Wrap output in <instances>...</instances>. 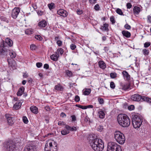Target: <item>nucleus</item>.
<instances>
[{"label": "nucleus", "instance_id": "obj_1", "mask_svg": "<svg viewBox=\"0 0 151 151\" xmlns=\"http://www.w3.org/2000/svg\"><path fill=\"white\" fill-rule=\"evenodd\" d=\"M89 142L92 148L95 151H101L104 147V145L102 140L98 138L91 139Z\"/></svg>", "mask_w": 151, "mask_h": 151}, {"label": "nucleus", "instance_id": "obj_2", "mask_svg": "<svg viewBox=\"0 0 151 151\" xmlns=\"http://www.w3.org/2000/svg\"><path fill=\"white\" fill-rule=\"evenodd\" d=\"M119 124L123 127H128L130 124V120L129 117L125 114H120L117 117Z\"/></svg>", "mask_w": 151, "mask_h": 151}, {"label": "nucleus", "instance_id": "obj_3", "mask_svg": "<svg viewBox=\"0 0 151 151\" xmlns=\"http://www.w3.org/2000/svg\"><path fill=\"white\" fill-rule=\"evenodd\" d=\"M132 119L133 127L135 129L139 128L142 122V117L137 115H132Z\"/></svg>", "mask_w": 151, "mask_h": 151}, {"label": "nucleus", "instance_id": "obj_4", "mask_svg": "<svg viewBox=\"0 0 151 151\" xmlns=\"http://www.w3.org/2000/svg\"><path fill=\"white\" fill-rule=\"evenodd\" d=\"M131 99L133 101L138 102L143 101L151 104V99L145 96H141L138 93L132 95Z\"/></svg>", "mask_w": 151, "mask_h": 151}, {"label": "nucleus", "instance_id": "obj_5", "mask_svg": "<svg viewBox=\"0 0 151 151\" xmlns=\"http://www.w3.org/2000/svg\"><path fill=\"white\" fill-rule=\"evenodd\" d=\"M114 138L119 144L122 145L124 143L125 138L124 134L119 131H116L114 133Z\"/></svg>", "mask_w": 151, "mask_h": 151}, {"label": "nucleus", "instance_id": "obj_6", "mask_svg": "<svg viewBox=\"0 0 151 151\" xmlns=\"http://www.w3.org/2000/svg\"><path fill=\"white\" fill-rule=\"evenodd\" d=\"M5 43L3 42L0 45V57L1 58L6 57L8 54V52H10L8 46H5Z\"/></svg>", "mask_w": 151, "mask_h": 151}, {"label": "nucleus", "instance_id": "obj_7", "mask_svg": "<svg viewBox=\"0 0 151 151\" xmlns=\"http://www.w3.org/2000/svg\"><path fill=\"white\" fill-rule=\"evenodd\" d=\"M121 147L116 142H111L108 144L107 151H121Z\"/></svg>", "mask_w": 151, "mask_h": 151}, {"label": "nucleus", "instance_id": "obj_8", "mask_svg": "<svg viewBox=\"0 0 151 151\" xmlns=\"http://www.w3.org/2000/svg\"><path fill=\"white\" fill-rule=\"evenodd\" d=\"M4 146L6 151H14L16 147L14 143L11 140H9L5 142Z\"/></svg>", "mask_w": 151, "mask_h": 151}, {"label": "nucleus", "instance_id": "obj_9", "mask_svg": "<svg viewBox=\"0 0 151 151\" xmlns=\"http://www.w3.org/2000/svg\"><path fill=\"white\" fill-rule=\"evenodd\" d=\"M37 147L35 142H29L25 146L24 151H36Z\"/></svg>", "mask_w": 151, "mask_h": 151}, {"label": "nucleus", "instance_id": "obj_10", "mask_svg": "<svg viewBox=\"0 0 151 151\" xmlns=\"http://www.w3.org/2000/svg\"><path fill=\"white\" fill-rule=\"evenodd\" d=\"M49 150H46V148L45 147V151H57V145L56 143L53 141L52 142L49 143Z\"/></svg>", "mask_w": 151, "mask_h": 151}, {"label": "nucleus", "instance_id": "obj_11", "mask_svg": "<svg viewBox=\"0 0 151 151\" xmlns=\"http://www.w3.org/2000/svg\"><path fill=\"white\" fill-rule=\"evenodd\" d=\"M5 116L6 118L8 124L10 126H12L14 123V119L12 116L10 114H5Z\"/></svg>", "mask_w": 151, "mask_h": 151}, {"label": "nucleus", "instance_id": "obj_12", "mask_svg": "<svg viewBox=\"0 0 151 151\" xmlns=\"http://www.w3.org/2000/svg\"><path fill=\"white\" fill-rule=\"evenodd\" d=\"M20 11L19 8H15L12 11V17L14 19H16Z\"/></svg>", "mask_w": 151, "mask_h": 151}, {"label": "nucleus", "instance_id": "obj_13", "mask_svg": "<svg viewBox=\"0 0 151 151\" xmlns=\"http://www.w3.org/2000/svg\"><path fill=\"white\" fill-rule=\"evenodd\" d=\"M120 87L119 88L124 91L128 89L130 86V83H124L122 82L120 83Z\"/></svg>", "mask_w": 151, "mask_h": 151}, {"label": "nucleus", "instance_id": "obj_14", "mask_svg": "<svg viewBox=\"0 0 151 151\" xmlns=\"http://www.w3.org/2000/svg\"><path fill=\"white\" fill-rule=\"evenodd\" d=\"M57 13L58 14L63 17H65L68 15L67 11L63 9H59L57 11Z\"/></svg>", "mask_w": 151, "mask_h": 151}, {"label": "nucleus", "instance_id": "obj_15", "mask_svg": "<svg viewBox=\"0 0 151 151\" xmlns=\"http://www.w3.org/2000/svg\"><path fill=\"white\" fill-rule=\"evenodd\" d=\"M21 105V102L20 101H18L14 104L13 108L15 110H17L20 108Z\"/></svg>", "mask_w": 151, "mask_h": 151}, {"label": "nucleus", "instance_id": "obj_16", "mask_svg": "<svg viewBox=\"0 0 151 151\" xmlns=\"http://www.w3.org/2000/svg\"><path fill=\"white\" fill-rule=\"evenodd\" d=\"M122 74L123 75V77L124 79L128 81L130 79V76L128 72L126 71H124L122 72Z\"/></svg>", "mask_w": 151, "mask_h": 151}, {"label": "nucleus", "instance_id": "obj_17", "mask_svg": "<svg viewBox=\"0 0 151 151\" xmlns=\"http://www.w3.org/2000/svg\"><path fill=\"white\" fill-rule=\"evenodd\" d=\"M122 33L123 36L127 38L130 37L131 36L130 33L127 31L123 30Z\"/></svg>", "mask_w": 151, "mask_h": 151}, {"label": "nucleus", "instance_id": "obj_18", "mask_svg": "<svg viewBox=\"0 0 151 151\" xmlns=\"http://www.w3.org/2000/svg\"><path fill=\"white\" fill-rule=\"evenodd\" d=\"M108 26L109 25L108 24L105 23L103 24V25L101 26L100 29L103 31H108L109 30Z\"/></svg>", "mask_w": 151, "mask_h": 151}, {"label": "nucleus", "instance_id": "obj_19", "mask_svg": "<svg viewBox=\"0 0 151 151\" xmlns=\"http://www.w3.org/2000/svg\"><path fill=\"white\" fill-rule=\"evenodd\" d=\"M30 109L31 111L35 114H37L38 113V108L35 106H31Z\"/></svg>", "mask_w": 151, "mask_h": 151}, {"label": "nucleus", "instance_id": "obj_20", "mask_svg": "<svg viewBox=\"0 0 151 151\" xmlns=\"http://www.w3.org/2000/svg\"><path fill=\"white\" fill-rule=\"evenodd\" d=\"M47 23L46 21L42 20L38 24V25L41 27H44L46 26Z\"/></svg>", "mask_w": 151, "mask_h": 151}, {"label": "nucleus", "instance_id": "obj_21", "mask_svg": "<svg viewBox=\"0 0 151 151\" xmlns=\"http://www.w3.org/2000/svg\"><path fill=\"white\" fill-rule=\"evenodd\" d=\"M24 90V88L23 86L20 87L17 92V94L18 96H21Z\"/></svg>", "mask_w": 151, "mask_h": 151}, {"label": "nucleus", "instance_id": "obj_22", "mask_svg": "<svg viewBox=\"0 0 151 151\" xmlns=\"http://www.w3.org/2000/svg\"><path fill=\"white\" fill-rule=\"evenodd\" d=\"M55 89L58 91H62L63 90V88L61 85L60 84H58L57 85L55 86Z\"/></svg>", "mask_w": 151, "mask_h": 151}, {"label": "nucleus", "instance_id": "obj_23", "mask_svg": "<svg viewBox=\"0 0 151 151\" xmlns=\"http://www.w3.org/2000/svg\"><path fill=\"white\" fill-rule=\"evenodd\" d=\"M99 67L103 69H105L106 65L105 63L103 61H99L98 63Z\"/></svg>", "mask_w": 151, "mask_h": 151}, {"label": "nucleus", "instance_id": "obj_24", "mask_svg": "<svg viewBox=\"0 0 151 151\" xmlns=\"http://www.w3.org/2000/svg\"><path fill=\"white\" fill-rule=\"evenodd\" d=\"M98 115L100 118L103 119L105 117V114L101 109H99L98 112Z\"/></svg>", "mask_w": 151, "mask_h": 151}, {"label": "nucleus", "instance_id": "obj_25", "mask_svg": "<svg viewBox=\"0 0 151 151\" xmlns=\"http://www.w3.org/2000/svg\"><path fill=\"white\" fill-rule=\"evenodd\" d=\"M140 9L139 7L137 6L134 7L133 11L134 14H139L140 12Z\"/></svg>", "mask_w": 151, "mask_h": 151}, {"label": "nucleus", "instance_id": "obj_26", "mask_svg": "<svg viewBox=\"0 0 151 151\" xmlns=\"http://www.w3.org/2000/svg\"><path fill=\"white\" fill-rule=\"evenodd\" d=\"M5 41L6 43L9 46L11 47L12 45L13 44V41L9 38H6Z\"/></svg>", "mask_w": 151, "mask_h": 151}, {"label": "nucleus", "instance_id": "obj_27", "mask_svg": "<svg viewBox=\"0 0 151 151\" xmlns=\"http://www.w3.org/2000/svg\"><path fill=\"white\" fill-rule=\"evenodd\" d=\"M59 55H57L53 54L50 56V58L51 60L53 61H57L58 60Z\"/></svg>", "mask_w": 151, "mask_h": 151}, {"label": "nucleus", "instance_id": "obj_28", "mask_svg": "<svg viewBox=\"0 0 151 151\" xmlns=\"http://www.w3.org/2000/svg\"><path fill=\"white\" fill-rule=\"evenodd\" d=\"M9 54L12 58H14L16 56V53L14 52H12L10 50V52H8Z\"/></svg>", "mask_w": 151, "mask_h": 151}, {"label": "nucleus", "instance_id": "obj_29", "mask_svg": "<svg viewBox=\"0 0 151 151\" xmlns=\"http://www.w3.org/2000/svg\"><path fill=\"white\" fill-rule=\"evenodd\" d=\"M70 132L69 130L66 129H64L61 131V133L62 135H64L68 134Z\"/></svg>", "mask_w": 151, "mask_h": 151}, {"label": "nucleus", "instance_id": "obj_30", "mask_svg": "<svg viewBox=\"0 0 151 151\" xmlns=\"http://www.w3.org/2000/svg\"><path fill=\"white\" fill-rule=\"evenodd\" d=\"M7 61H8L9 65V66H10L12 67L13 69H14V68H15V63L14 61L13 62H12V63H10L9 61V60L8 59Z\"/></svg>", "mask_w": 151, "mask_h": 151}, {"label": "nucleus", "instance_id": "obj_31", "mask_svg": "<svg viewBox=\"0 0 151 151\" xmlns=\"http://www.w3.org/2000/svg\"><path fill=\"white\" fill-rule=\"evenodd\" d=\"M116 12L119 14L121 15H124L123 13L120 9L119 8H117L116 10Z\"/></svg>", "mask_w": 151, "mask_h": 151}, {"label": "nucleus", "instance_id": "obj_32", "mask_svg": "<svg viewBox=\"0 0 151 151\" xmlns=\"http://www.w3.org/2000/svg\"><path fill=\"white\" fill-rule=\"evenodd\" d=\"M48 7L50 10H51L55 8V4L53 3H51L48 5Z\"/></svg>", "mask_w": 151, "mask_h": 151}, {"label": "nucleus", "instance_id": "obj_33", "mask_svg": "<svg viewBox=\"0 0 151 151\" xmlns=\"http://www.w3.org/2000/svg\"><path fill=\"white\" fill-rule=\"evenodd\" d=\"M91 93V90L90 89H86L83 92V94L85 95H89Z\"/></svg>", "mask_w": 151, "mask_h": 151}, {"label": "nucleus", "instance_id": "obj_34", "mask_svg": "<svg viewBox=\"0 0 151 151\" xmlns=\"http://www.w3.org/2000/svg\"><path fill=\"white\" fill-rule=\"evenodd\" d=\"M0 19L1 21H3L7 23L9 22L8 20L4 16H1L0 17Z\"/></svg>", "mask_w": 151, "mask_h": 151}, {"label": "nucleus", "instance_id": "obj_35", "mask_svg": "<svg viewBox=\"0 0 151 151\" xmlns=\"http://www.w3.org/2000/svg\"><path fill=\"white\" fill-rule=\"evenodd\" d=\"M143 54L145 55H148L149 53V50L146 49H144L142 50Z\"/></svg>", "mask_w": 151, "mask_h": 151}, {"label": "nucleus", "instance_id": "obj_36", "mask_svg": "<svg viewBox=\"0 0 151 151\" xmlns=\"http://www.w3.org/2000/svg\"><path fill=\"white\" fill-rule=\"evenodd\" d=\"M32 31L31 29H27L26 30L25 33L27 35H30L32 33Z\"/></svg>", "mask_w": 151, "mask_h": 151}, {"label": "nucleus", "instance_id": "obj_37", "mask_svg": "<svg viewBox=\"0 0 151 151\" xmlns=\"http://www.w3.org/2000/svg\"><path fill=\"white\" fill-rule=\"evenodd\" d=\"M37 48V47L35 45L32 44L30 46V48L32 50H35Z\"/></svg>", "mask_w": 151, "mask_h": 151}, {"label": "nucleus", "instance_id": "obj_38", "mask_svg": "<svg viewBox=\"0 0 151 151\" xmlns=\"http://www.w3.org/2000/svg\"><path fill=\"white\" fill-rule=\"evenodd\" d=\"M66 74L69 77L71 76L73 74L72 72L69 70L66 71Z\"/></svg>", "mask_w": 151, "mask_h": 151}, {"label": "nucleus", "instance_id": "obj_39", "mask_svg": "<svg viewBox=\"0 0 151 151\" xmlns=\"http://www.w3.org/2000/svg\"><path fill=\"white\" fill-rule=\"evenodd\" d=\"M98 100L100 104H103L104 103V100L103 99L100 98H98Z\"/></svg>", "mask_w": 151, "mask_h": 151}, {"label": "nucleus", "instance_id": "obj_40", "mask_svg": "<svg viewBox=\"0 0 151 151\" xmlns=\"http://www.w3.org/2000/svg\"><path fill=\"white\" fill-rule=\"evenodd\" d=\"M110 20L112 24H114L115 22L114 17L113 16H112L110 17Z\"/></svg>", "mask_w": 151, "mask_h": 151}, {"label": "nucleus", "instance_id": "obj_41", "mask_svg": "<svg viewBox=\"0 0 151 151\" xmlns=\"http://www.w3.org/2000/svg\"><path fill=\"white\" fill-rule=\"evenodd\" d=\"M35 38L40 41H41L42 39V37L40 35H36L35 36Z\"/></svg>", "mask_w": 151, "mask_h": 151}, {"label": "nucleus", "instance_id": "obj_42", "mask_svg": "<svg viewBox=\"0 0 151 151\" xmlns=\"http://www.w3.org/2000/svg\"><path fill=\"white\" fill-rule=\"evenodd\" d=\"M23 120L25 124H27L28 122L27 118L25 116L23 117Z\"/></svg>", "mask_w": 151, "mask_h": 151}, {"label": "nucleus", "instance_id": "obj_43", "mask_svg": "<svg viewBox=\"0 0 151 151\" xmlns=\"http://www.w3.org/2000/svg\"><path fill=\"white\" fill-rule=\"evenodd\" d=\"M110 76L111 78H114L116 76V74L115 73H111L110 74Z\"/></svg>", "mask_w": 151, "mask_h": 151}, {"label": "nucleus", "instance_id": "obj_44", "mask_svg": "<svg viewBox=\"0 0 151 151\" xmlns=\"http://www.w3.org/2000/svg\"><path fill=\"white\" fill-rule=\"evenodd\" d=\"M57 52L60 53V55H62L63 53V49L61 48L58 49L57 50Z\"/></svg>", "mask_w": 151, "mask_h": 151}, {"label": "nucleus", "instance_id": "obj_45", "mask_svg": "<svg viewBox=\"0 0 151 151\" xmlns=\"http://www.w3.org/2000/svg\"><path fill=\"white\" fill-rule=\"evenodd\" d=\"M70 47L72 50H73L75 49L76 47L75 45L72 44L70 45Z\"/></svg>", "mask_w": 151, "mask_h": 151}, {"label": "nucleus", "instance_id": "obj_46", "mask_svg": "<svg viewBox=\"0 0 151 151\" xmlns=\"http://www.w3.org/2000/svg\"><path fill=\"white\" fill-rule=\"evenodd\" d=\"M94 9L96 11H99L100 9V7L98 4H96L95 6Z\"/></svg>", "mask_w": 151, "mask_h": 151}, {"label": "nucleus", "instance_id": "obj_47", "mask_svg": "<svg viewBox=\"0 0 151 151\" xmlns=\"http://www.w3.org/2000/svg\"><path fill=\"white\" fill-rule=\"evenodd\" d=\"M103 129V127L102 126H99L98 127L97 130L98 131L101 132Z\"/></svg>", "mask_w": 151, "mask_h": 151}, {"label": "nucleus", "instance_id": "obj_48", "mask_svg": "<svg viewBox=\"0 0 151 151\" xmlns=\"http://www.w3.org/2000/svg\"><path fill=\"white\" fill-rule=\"evenodd\" d=\"M151 44L150 42H146L144 44V47H145L146 48L149 46Z\"/></svg>", "mask_w": 151, "mask_h": 151}, {"label": "nucleus", "instance_id": "obj_49", "mask_svg": "<svg viewBox=\"0 0 151 151\" xmlns=\"http://www.w3.org/2000/svg\"><path fill=\"white\" fill-rule=\"evenodd\" d=\"M110 87L112 89H114L115 88V85L114 83L113 82H111L110 83Z\"/></svg>", "mask_w": 151, "mask_h": 151}, {"label": "nucleus", "instance_id": "obj_50", "mask_svg": "<svg viewBox=\"0 0 151 151\" xmlns=\"http://www.w3.org/2000/svg\"><path fill=\"white\" fill-rule=\"evenodd\" d=\"M124 27L127 29H130L131 28V26L127 24H126L125 25Z\"/></svg>", "mask_w": 151, "mask_h": 151}, {"label": "nucleus", "instance_id": "obj_51", "mask_svg": "<svg viewBox=\"0 0 151 151\" xmlns=\"http://www.w3.org/2000/svg\"><path fill=\"white\" fill-rule=\"evenodd\" d=\"M71 128H72V127H71L68 125H65V128L66 129H67V130H68L70 131H71Z\"/></svg>", "mask_w": 151, "mask_h": 151}, {"label": "nucleus", "instance_id": "obj_52", "mask_svg": "<svg viewBox=\"0 0 151 151\" xmlns=\"http://www.w3.org/2000/svg\"><path fill=\"white\" fill-rule=\"evenodd\" d=\"M76 12L78 15H81L83 13L82 10L80 9L77 10L76 11Z\"/></svg>", "mask_w": 151, "mask_h": 151}, {"label": "nucleus", "instance_id": "obj_53", "mask_svg": "<svg viewBox=\"0 0 151 151\" xmlns=\"http://www.w3.org/2000/svg\"><path fill=\"white\" fill-rule=\"evenodd\" d=\"M76 106L79 108H80L82 109H85V106L81 105L79 104H76Z\"/></svg>", "mask_w": 151, "mask_h": 151}, {"label": "nucleus", "instance_id": "obj_54", "mask_svg": "<svg viewBox=\"0 0 151 151\" xmlns=\"http://www.w3.org/2000/svg\"><path fill=\"white\" fill-rule=\"evenodd\" d=\"M75 100L76 102H78L79 101H80V98L79 96L78 95L76 96L75 98Z\"/></svg>", "mask_w": 151, "mask_h": 151}, {"label": "nucleus", "instance_id": "obj_55", "mask_svg": "<svg viewBox=\"0 0 151 151\" xmlns=\"http://www.w3.org/2000/svg\"><path fill=\"white\" fill-rule=\"evenodd\" d=\"M134 106L133 105H131L128 107V109L129 110H132L134 109Z\"/></svg>", "mask_w": 151, "mask_h": 151}, {"label": "nucleus", "instance_id": "obj_56", "mask_svg": "<svg viewBox=\"0 0 151 151\" xmlns=\"http://www.w3.org/2000/svg\"><path fill=\"white\" fill-rule=\"evenodd\" d=\"M132 5L130 3H128L127 4V9H130L131 8Z\"/></svg>", "mask_w": 151, "mask_h": 151}, {"label": "nucleus", "instance_id": "obj_57", "mask_svg": "<svg viewBox=\"0 0 151 151\" xmlns=\"http://www.w3.org/2000/svg\"><path fill=\"white\" fill-rule=\"evenodd\" d=\"M36 65L37 67L40 68L42 65V64L41 63H36Z\"/></svg>", "mask_w": 151, "mask_h": 151}, {"label": "nucleus", "instance_id": "obj_58", "mask_svg": "<svg viewBox=\"0 0 151 151\" xmlns=\"http://www.w3.org/2000/svg\"><path fill=\"white\" fill-rule=\"evenodd\" d=\"M57 43L59 46H60L62 45V42L60 40H58L57 41Z\"/></svg>", "mask_w": 151, "mask_h": 151}, {"label": "nucleus", "instance_id": "obj_59", "mask_svg": "<svg viewBox=\"0 0 151 151\" xmlns=\"http://www.w3.org/2000/svg\"><path fill=\"white\" fill-rule=\"evenodd\" d=\"M58 125H65V123L63 121H59L58 122Z\"/></svg>", "mask_w": 151, "mask_h": 151}, {"label": "nucleus", "instance_id": "obj_60", "mask_svg": "<svg viewBox=\"0 0 151 151\" xmlns=\"http://www.w3.org/2000/svg\"><path fill=\"white\" fill-rule=\"evenodd\" d=\"M85 109H86L88 108H92L93 106L92 105H89L88 106H85Z\"/></svg>", "mask_w": 151, "mask_h": 151}, {"label": "nucleus", "instance_id": "obj_61", "mask_svg": "<svg viewBox=\"0 0 151 151\" xmlns=\"http://www.w3.org/2000/svg\"><path fill=\"white\" fill-rule=\"evenodd\" d=\"M71 117L72 119V121H75L76 120V117L75 115H73L71 116Z\"/></svg>", "mask_w": 151, "mask_h": 151}, {"label": "nucleus", "instance_id": "obj_62", "mask_svg": "<svg viewBox=\"0 0 151 151\" xmlns=\"http://www.w3.org/2000/svg\"><path fill=\"white\" fill-rule=\"evenodd\" d=\"M60 116L61 117L63 118L65 117L66 115L65 113L63 112H62L60 114Z\"/></svg>", "mask_w": 151, "mask_h": 151}, {"label": "nucleus", "instance_id": "obj_63", "mask_svg": "<svg viewBox=\"0 0 151 151\" xmlns=\"http://www.w3.org/2000/svg\"><path fill=\"white\" fill-rule=\"evenodd\" d=\"M147 22L151 23V16L149 15L147 17Z\"/></svg>", "mask_w": 151, "mask_h": 151}, {"label": "nucleus", "instance_id": "obj_64", "mask_svg": "<svg viewBox=\"0 0 151 151\" xmlns=\"http://www.w3.org/2000/svg\"><path fill=\"white\" fill-rule=\"evenodd\" d=\"M45 109L47 111H50V107L48 106H46L45 107Z\"/></svg>", "mask_w": 151, "mask_h": 151}]
</instances>
